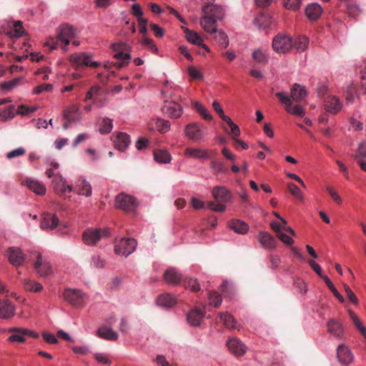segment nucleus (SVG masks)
I'll use <instances>...</instances> for the list:
<instances>
[{
	"mask_svg": "<svg viewBox=\"0 0 366 366\" xmlns=\"http://www.w3.org/2000/svg\"><path fill=\"white\" fill-rule=\"evenodd\" d=\"M309 40L305 36H300L295 39L292 46L295 47L299 51H305L308 45Z\"/></svg>",
	"mask_w": 366,
	"mask_h": 366,
	"instance_id": "a18cd8bd",
	"label": "nucleus"
},
{
	"mask_svg": "<svg viewBox=\"0 0 366 366\" xmlns=\"http://www.w3.org/2000/svg\"><path fill=\"white\" fill-rule=\"evenodd\" d=\"M79 109L75 105H71L64 110L63 116L65 120L68 122H76L78 119Z\"/></svg>",
	"mask_w": 366,
	"mask_h": 366,
	"instance_id": "ea45409f",
	"label": "nucleus"
},
{
	"mask_svg": "<svg viewBox=\"0 0 366 366\" xmlns=\"http://www.w3.org/2000/svg\"><path fill=\"white\" fill-rule=\"evenodd\" d=\"M184 32L185 34L186 39L189 42L194 45L202 46V47L204 48L207 51L209 50L208 46L202 44L203 40L197 32L189 30L187 28L184 29Z\"/></svg>",
	"mask_w": 366,
	"mask_h": 366,
	"instance_id": "2f4dec72",
	"label": "nucleus"
},
{
	"mask_svg": "<svg viewBox=\"0 0 366 366\" xmlns=\"http://www.w3.org/2000/svg\"><path fill=\"white\" fill-rule=\"evenodd\" d=\"M290 192L295 197L303 199V196L300 188L293 183H289L287 185Z\"/></svg>",
	"mask_w": 366,
	"mask_h": 366,
	"instance_id": "052dcab7",
	"label": "nucleus"
},
{
	"mask_svg": "<svg viewBox=\"0 0 366 366\" xmlns=\"http://www.w3.org/2000/svg\"><path fill=\"white\" fill-rule=\"evenodd\" d=\"M276 97L280 99L281 103L285 106L286 111L291 114L298 117H303L305 114V109L300 104L292 107L291 98L282 92H277Z\"/></svg>",
	"mask_w": 366,
	"mask_h": 366,
	"instance_id": "6e6552de",
	"label": "nucleus"
},
{
	"mask_svg": "<svg viewBox=\"0 0 366 366\" xmlns=\"http://www.w3.org/2000/svg\"><path fill=\"white\" fill-rule=\"evenodd\" d=\"M7 256L9 262L15 267L21 266L25 259L22 250L19 247H9L7 249Z\"/></svg>",
	"mask_w": 366,
	"mask_h": 366,
	"instance_id": "2eb2a0df",
	"label": "nucleus"
},
{
	"mask_svg": "<svg viewBox=\"0 0 366 366\" xmlns=\"http://www.w3.org/2000/svg\"><path fill=\"white\" fill-rule=\"evenodd\" d=\"M252 59L258 64H264L267 62V58L260 49H256L252 53Z\"/></svg>",
	"mask_w": 366,
	"mask_h": 366,
	"instance_id": "864d4df0",
	"label": "nucleus"
},
{
	"mask_svg": "<svg viewBox=\"0 0 366 366\" xmlns=\"http://www.w3.org/2000/svg\"><path fill=\"white\" fill-rule=\"evenodd\" d=\"M184 154L186 156L197 159H208L211 157V154H215V151H210V152L206 149H202L199 148L188 147L185 149Z\"/></svg>",
	"mask_w": 366,
	"mask_h": 366,
	"instance_id": "6ab92c4d",
	"label": "nucleus"
},
{
	"mask_svg": "<svg viewBox=\"0 0 366 366\" xmlns=\"http://www.w3.org/2000/svg\"><path fill=\"white\" fill-rule=\"evenodd\" d=\"M115 206L126 212H130L137 207L138 202L134 197L121 193L116 197Z\"/></svg>",
	"mask_w": 366,
	"mask_h": 366,
	"instance_id": "0eeeda50",
	"label": "nucleus"
},
{
	"mask_svg": "<svg viewBox=\"0 0 366 366\" xmlns=\"http://www.w3.org/2000/svg\"><path fill=\"white\" fill-rule=\"evenodd\" d=\"M72 351L75 354L86 355L89 352V347L86 345L74 346L72 347Z\"/></svg>",
	"mask_w": 366,
	"mask_h": 366,
	"instance_id": "338daca9",
	"label": "nucleus"
},
{
	"mask_svg": "<svg viewBox=\"0 0 366 366\" xmlns=\"http://www.w3.org/2000/svg\"><path fill=\"white\" fill-rule=\"evenodd\" d=\"M164 280L172 285H178L182 281V275L175 268H169L164 274Z\"/></svg>",
	"mask_w": 366,
	"mask_h": 366,
	"instance_id": "473e14b6",
	"label": "nucleus"
},
{
	"mask_svg": "<svg viewBox=\"0 0 366 366\" xmlns=\"http://www.w3.org/2000/svg\"><path fill=\"white\" fill-rule=\"evenodd\" d=\"M22 183L33 192L39 195H44L46 193L45 186L36 180L30 178H26L23 181Z\"/></svg>",
	"mask_w": 366,
	"mask_h": 366,
	"instance_id": "a878e982",
	"label": "nucleus"
},
{
	"mask_svg": "<svg viewBox=\"0 0 366 366\" xmlns=\"http://www.w3.org/2000/svg\"><path fill=\"white\" fill-rule=\"evenodd\" d=\"M74 35V29L71 26L61 25L57 30V36L49 37L44 45L48 46L50 51L59 48L66 51L67 45Z\"/></svg>",
	"mask_w": 366,
	"mask_h": 366,
	"instance_id": "f03ea898",
	"label": "nucleus"
},
{
	"mask_svg": "<svg viewBox=\"0 0 366 366\" xmlns=\"http://www.w3.org/2000/svg\"><path fill=\"white\" fill-rule=\"evenodd\" d=\"M25 153H26V150L22 147H19V148L14 149V150L9 152V153H7L6 157L8 159H13L15 157L22 156Z\"/></svg>",
	"mask_w": 366,
	"mask_h": 366,
	"instance_id": "0e129e2a",
	"label": "nucleus"
},
{
	"mask_svg": "<svg viewBox=\"0 0 366 366\" xmlns=\"http://www.w3.org/2000/svg\"><path fill=\"white\" fill-rule=\"evenodd\" d=\"M149 129H157L162 134L167 132L170 129V123L168 120L163 119H156L150 122L149 124Z\"/></svg>",
	"mask_w": 366,
	"mask_h": 366,
	"instance_id": "cd10ccee",
	"label": "nucleus"
},
{
	"mask_svg": "<svg viewBox=\"0 0 366 366\" xmlns=\"http://www.w3.org/2000/svg\"><path fill=\"white\" fill-rule=\"evenodd\" d=\"M53 89V85L51 84H42L36 86L34 89V94H40L44 91L49 92Z\"/></svg>",
	"mask_w": 366,
	"mask_h": 366,
	"instance_id": "69168bd1",
	"label": "nucleus"
},
{
	"mask_svg": "<svg viewBox=\"0 0 366 366\" xmlns=\"http://www.w3.org/2000/svg\"><path fill=\"white\" fill-rule=\"evenodd\" d=\"M75 192L79 195L90 197L92 195V186L89 182L81 177L76 181Z\"/></svg>",
	"mask_w": 366,
	"mask_h": 366,
	"instance_id": "412c9836",
	"label": "nucleus"
},
{
	"mask_svg": "<svg viewBox=\"0 0 366 366\" xmlns=\"http://www.w3.org/2000/svg\"><path fill=\"white\" fill-rule=\"evenodd\" d=\"M355 160H358L360 157L366 158V142H362L359 144L357 148V154L353 156Z\"/></svg>",
	"mask_w": 366,
	"mask_h": 366,
	"instance_id": "680f3d73",
	"label": "nucleus"
},
{
	"mask_svg": "<svg viewBox=\"0 0 366 366\" xmlns=\"http://www.w3.org/2000/svg\"><path fill=\"white\" fill-rule=\"evenodd\" d=\"M154 159L156 162L161 164H167L170 162L172 158L170 154L163 149H157L154 152Z\"/></svg>",
	"mask_w": 366,
	"mask_h": 366,
	"instance_id": "58836bf2",
	"label": "nucleus"
},
{
	"mask_svg": "<svg viewBox=\"0 0 366 366\" xmlns=\"http://www.w3.org/2000/svg\"><path fill=\"white\" fill-rule=\"evenodd\" d=\"M224 122H225L229 127L230 132H229V134L233 139H235L237 137L240 135V129L239 127L237 124H235L229 117L226 119L224 118Z\"/></svg>",
	"mask_w": 366,
	"mask_h": 366,
	"instance_id": "49530a36",
	"label": "nucleus"
},
{
	"mask_svg": "<svg viewBox=\"0 0 366 366\" xmlns=\"http://www.w3.org/2000/svg\"><path fill=\"white\" fill-rule=\"evenodd\" d=\"M323 280H324L325 284L327 285V286L328 287V288L330 290V291L334 295V296L335 297H337L340 300V302H345V299L340 294V292L337 290V289L334 286V285L332 282V281L329 279V277H324Z\"/></svg>",
	"mask_w": 366,
	"mask_h": 366,
	"instance_id": "603ef678",
	"label": "nucleus"
},
{
	"mask_svg": "<svg viewBox=\"0 0 366 366\" xmlns=\"http://www.w3.org/2000/svg\"><path fill=\"white\" fill-rule=\"evenodd\" d=\"M54 189L56 194L63 196L66 191L71 192L73 187L66 184V180L61 176H55L54 179Z\"/></svg>",
	"mask_w": 366,
	"mask_h": 366,
	"instance_id": "aec40b11",
	"label": "nucleus"
},
{
	"mask_svg": "<svg viewBox=\"0 0 366 366\" xmlns=\"http://www.w3.org/2000/svg\"><path fill=\"white\" fill-rule=\"evenodd\" d=\"M212 194L216 202H208L207 207L214 212H224L226 207L222 203L230 201L232 195L229 191L224 187L217 186L213 188Z\"/></svg>",
	"mask_w": 366,
	"mask_h": 366,
	"instance_id": "7ed1b4c3",
	"label": "nucleus"
},
{
	"mask_svg": "<svg viewBox=\"0 0 366 366\" xmlns=\"http://www.w3.org/2000/svg\"><path fill=\"white\" fill-rule=\"evenodd\" d=\"M137 241L133 238H122L114 242V252L118 255L128 257L136 249Z\"/></svg>",
	"mask_w": 366,
	"mask_h": 366,
	"instance_id": "20e7f679",
	"label": "nucleus"
},
{
	"mask_svg": "<svg viewBox=\"0 0 366 366\" xmlns=\"http://www.w3.org/2000/svg\"><path fill=\"white\" fill-rule=\"evenodd\" d=\"M337 357L339 362L345 365H349L354 360L351 350L345 345H340L337 348Z\"/></svg>",
	"mask_w": 366,
	"mask_h": 366,
	"instance_id": "dca6fc26",
	"label": "nucleus"
},
{
	"mask_svg": "<svg viewBox=\"0 0 366 366\" xmlns=\"http://www.w3.org/2000/svg\"><path fill=\"white\" fill-rule=\"evenodd\" d=\"M204 312L199 309L191 310L187 316L188 322L193 326H199L203 320Z\"/></svg>",
	"mask_w": 366,
	"mask_h": 366,
	"instance_id": "72a5a7b5",
	"label": "nucleus"
},
{
	"mask_svg": "<svg viewBox=\"0 0 366 366\" xmlns=\"http://www.w3.org/2000/svg\"><path fill=\"white\" fill-rule=\"evenodd\" d=\"M162 112L171 118H179L182 114L180 104L172 101H165L162 108Z\"/></svg>",
	"mask_w": 366,
	"mask_h": 366,
	"instance_id": "4468645a",
	"label": "nucleus"
},
{
	"mask_svg": "<svg viewBox=\"0 0 366 366\" xmlns=\"http://www.w3.org/2000/svg\"><path fill=\"white\" fill-rule=\"evenodd\" d=\"M184 285L187 288H189L193 292H197L200 290L199 284L196 279L187 278L184 282Z\"/></svg>",
	"mask_w": 366,
	"mask_h": 366,
	"instance_id": "6e6d98bb",
	"label": "nucleus"
},
{
	"mask_svg": "<svg viewBox=\"0 0 366 366\" xmlns=\"http://www.w3.org/2000/svg\"><path fill=\"white\" fill-rule=\"evenodd\" d=\"M177 302V299L169 293L162 294L159 295L157 299V303L158 305L167 308L174 307Z\"/></svg>",
	"mask_w": 366,
	"mask_h": 366,
	"instance_id": "f704fd0d",
	"label": "nucleus"
},
{
	"mask_svg": "<svg viewBox=\"0 0 366 366\" xmlns=\"http://www.w3.org/2000/svg\"><path fill=\"white\" fill-rule=\"evenodd\" d=\"M110 234L109 228L101 229H87L82 234V240L86 245L94 246L104 237H108Z\"/></svg>",
	"mask_w": 366,
	"mask_h": 366,
	"instance_id": "39448f33",
	"label": "nucleus"
},
{
	"mask_svg": "<svg viewBox=\"0 0 366 366\" xmlns=\"http://www.w3.org/2000/svg\"><path fill=\"white\" fill-rule=\"evenodd\" d=\"M348 312L353 324L357 327V329L360 332V333H362V329L366 328L363 326L361 320L352 310H349Z\"/></svg>",
	"mask_w": 366,
	"mask_h": 366,
	"instance_id": "13d9d810",
	"label": "nucleus"
},
{
	"mask_svg": "<svg viewBox=\"0 0 366 366\" xmlns=\"http://www.w3.org/2000/svg\"><path fill=\"white\" fill-rule=\"evenodd\" d=\"M227 346L229 352L237 357L242 356L247 351V347L237 338H229Z\"/></svg>",
	"mask_w": 366,
	"mask_h": 366,
	"instance_id": "f3484780",
	"label": "nucleus"
},
{
	"mask_svg": "<svg viewBox=\"0 0 366 366\" xmlns=\"http://www.w3.org/2000/svg\"><path fill=\"white\" fill-rule=\"evenodd\" d=\"M113 128L112 120L109 118L105 117L100 123L99 132L101 134H108Z\"/></svg>",
	"mask_w": 366,
	"mask_h": 366,
	"instance_id": "de8ad7c7",
	"label": "nucleus"
},
{
	"mask_svg": "<svg viewBox=\"0 0 366 366\" xmlns=\"http://www.w3.org/2000/svg\"><path fill=\"white\" fill-rule=\"evenodd\" d=\"M114 57L118 60H120V62L113 63V62H107L104 64L105 68L109 69L112 66H117L118 69H121L127 65L129 62V60L131 59V56L129 54L124 53L122 51L117 52L114 54Z\"/></svg>",
	"mask_w": 366,
	"mask_h": 366,
	"instance_id": "c85d7f7f",
	"label": "nucleus"
},
{
	"mask_svg": "<svg viewBox=\"0 0 366 366\" xmlns=\"http://www.w3.org/2000/svg\"><path fill=\"white\" fill-rule=\"evenodd\" d=\"M97 335L99 337L106 340L116 341L118 339L117 333L107 325L101 326L98 329Z\"/></svg>",
	"mask_w": 366,
	"mask_h": 366,
	"instance_id": "bb28decb",
	"label": "nucleus"
},
{
	"mask_svg": "<svg viewBox=\"0 0 366 366\" xmlns=\"http://www.w3.org/2000/svg\"><path fill=\"white\" fill-rule=\"evenodd\" d=\"M209 304L214 307H219L222 304V297L217 292H209L208 293Z\"/></svg>",
	"mask_w": 366,
	"mask_h": 366,
	"instance_id": "09e8293b",
	"label": "nucleus"
},
{
	"mask_svg": "<svg viewBox=\"0 0 366 366\" xmlns=\"http://www.w3.org/2000/svg\"><path fill=\"white\" fill-rule=\"evenodd\" d=\"M322 11V7L318 4H312L306 8L305 14L308 19L312 21L317 20Z\"/></svg>",
	"mask_w": 366,
	"mask_h": 366,
	"instance_id": "c9c22d12",
	"label": "nucleus"
},
{
	"mask_svg": "<svg viewBox=\"0 0 366 366\" xmlns=\"http://www.w3.org/2000/svg\"><path fill=\"white\" fill-rule=\"evenodd\" d=\"M91 265L96 268H103L105 265V260L98 254H94L92 257Z\"/></svg>",
	"mask_w": 366,
	"mask_h": 366,
	"instance_id": "4d7b16f0",
	"label": "nucleus"
},
{
	"mask_svg": "<svg viewBox=\"0 0 366 366\" xmlns=\"http://www.w3.org/2000/svg\"><path fill=\"white\" fill-rule=\"evenodd\" d=\"M325 107L327 112L337 114L342 109V104L337 97L330 96L325 101Z\"/></svg>",
	"mask_w": 366,
	"mask_h": 366,
	"instance_id": "393cba45",
	"label": "nucleus"
},
{
	"mask_svg": "<svg viewBox=\"0 0 366 366\" xmlns=\"http://www.w3.org/2000/svg\"><path fill=\"white\" fill-rule=\"evenodd\" d=\"M114 142L116 149L124 151L130 144V137L126 133L119 132L117 134Z\"/></svg>",
	"mask_w": 366,
	"mask_h": 366,
	"instance_id": "c756f323",
	"label": "nucleus"
},
{
	"mask_svg": "<svg viewBox=\"0 0 366 366\" xmlns=\"http://www.w3.org/2000/svg\"><path fill=\"white\" fill-rule=\"evenodd\" d=\"M21 77H16L9 81H4L0 84V88L6 91H10L20 84Z\"/></svg>",
	"mask_w": 366,
	"mask_h": 366,
	"instance_id": "8fccbe9b",
	"label": "nucleus"
},
{
	"mask_svg": "<svg viewBox=\"0 0 366 366\" xmlns=\"http://www.w3.org/2000/svg\"><path fill=\"white\" fill-rule=\"evenodd\" d=\"M24 33V30L21 21H17L14 23L13 29L6 32V34L11 38H19Z\"/></svg>",
	"mask_w": 366,
	"mask_h": 366,
	"instance_id": "a19ab883",
	"label": "nucleus"
},
{
	"mask_svg": "<svg viewBox=\"0 0 366 366\" xmlns=\"http://www.w3.org/2000/svg\"><path fill=\"white\" fill-rule=\"evenodd\" d=\"M15 315V307L8 300H0V318L9 319Z\"/></svg>",
	"mask_w": 366,
	"mask_h": 366,
	"instance_id": "4be33fe9",
	"label": "nucleus"
},
{
	"mask_svg": "<svg viewBox=\"0 0 366 366\" xmlns=\"http://www.w3.org/2000/svg\"><path fill=\"white\" fill-rule=\"evenodd\" d=\"M14 106H9L8 108L0 112V117H2L4 121H6L7 119L14 117Z\"/></svg>",
	"mask_w": 366,
	"mask_h": 366,
	"instance_id": "bf43d9fd",
	"label": "nucleus"
},
{
	"mask_svg": "<svg viewBox=\"0 0 366 366\" xmlns=\"http://www.w3.org/2000/svg\"><path fill=\"white\" fill-rule=\"evenodd\" d=\"M184 133L187 137L194 142L202 141L204 135L202 126L196 122L187 124Z\"/></svg>",
	"mask_w": 366,
	"mask_h": 366,
	"instance_id": "ddd939ff",
	"label": "nucleus"
},
{
	"mask_svg": "<svg viewBox=\"0 0 366 366\" xmlns=\"http://www.w3.org/2000/svg\"><path fill=\"white\" fill-rule=\"evenodd\" d=\"M59 220L55 214L45 213L41 222L43 229H53L59 224Z\"/></svg>",
	"mask_w": 366,
	"mask_h": 366,
	"instance_id": "5701e85b",
	"label": "nucleus"
},
{
	"mask_svg": "<svg viewBox=\"0 0 366 366\" xmlns=\"http://www.w3.org/2000/svg\"><path fill=\"white\" fill-rule=\"evenodd\" d=\"M24 287L26 290L35 292H40L43 289L40 283L27 279L24 280Z\"/></svg>",
	"mask_w": 366,
	"mask_h": 366,
	"instance_id": "c03bdc74",
	"label": "nucleus"
},
{
	"mask_svg": "<svg viewBox=\"0 0 366 366\" xmlns=\"http://www.w3.org/2000/svg\"><path fill=\"white\" fill-rule=\"evenodd\" d=\"M229 227L231 229H232L234 232L244 234H246L249 230V226L248 224L239 219H233L229 222Z\"/></svg>",
	"mask_w": 366,
	"mask_h": 366,
	"instance_id": "4c0bfd02",
	"label": "nucleus"
},
{
	"mask_svg": "<svg viewBox=\"0 0 366 366\" xmlns=\"http://www.w3.org/2000/svg\"><path fill=\"white\" fill-rule=\"evenodd\" d=\"M63 297L74 306H80L84 303V294L79 290L66 288L63 292Z\"/></svg>",
	"mask_w": 366,
	"mask_h": 366,
	"instance_id": "f8f14e48",
	"label": "nucleus"
},
{
	"mask_svg": "<svg viewBox=\"0 0 366 366\" xmlns=\"http://www.w3.org/2000/svg\"><path fill=\"white\" fill-rule=\"evenodd\" d=\"M69 59L74 67L86 66L96 68L99 66V63L92 61L91 60V56L85 53L74 54L70 56Z\"/></svg>",
	"mask_w": 366,
	"mask_h": 366,
	"instance_id": "9d476101",
	"label": "nucleus"
},
{
	"mask_svg": "<svg viewBox=\"0 0 366 366\" xmlns=\"http://www.w3.org/2000/svg\"><path fill=\"white\" fill-rule=\"evenodd\" d=\"M344 290L347 296V298L350 300L351 302H352L355 305L358 304V299L355 295V293L352 291V290L350 288V287L347 285H344Z\"/></svg>",
	"mask_w": 366,
	"mask_h": 366,
	"instance_id": "e2e57ef3",
	"label": "nucleus"
},
{
	"mask_svg": "<svg viewBox=\"0 0 366 366\" xmlns=\"http://www.w3.org/2000/svg\"><path fill=\"white\" fill-rule=\"evenodd\" d=\"M214 39L224 49L227 48L229 44V38L222 30H217Z\"/></svg>",
	"mask_w": 366,
	"mask_h": 366,
	"instance_id": "37998d69",
	"label": "nucleus"
},
{
	"mask_svg": "<svg viewBox=\"0 0 366 366\" xmlns=\"http://www.w3.org/2000/svg\"><path fill=\"white\" fill-rule=\"evenodd\" d=\"M220 320L223 322L224 325L229 329L235 327L236 320L232 315L227 312H221L219 314Z\"/></svg>",
	"mask_w": 366,
	"mask_h": 366,
	"instance_id": "79ce46f5",
	"label": "nucleus"
},
{
	"mask_svg": "<svg viewBox=\"0 0 366 366\" xmlns=\"http://www.w3.org/2000/svg\"><path fill=\"white\" fill-rule=\"evenodd\" d=\"M260 26L266 28L269 26L272 23V18L269 14H262L256 19Z\"/></svg>",
	"mask_w": 366,
	"mask_h": 366,
	"instance_id": "5fc2aeb1",
	"label": "nucleus"
},
{
	"mask_svg": "<svg viewBox=\"0 0 366 366\" xmlns=\"http://www.w3.org/2000/svg\"><path fill=\"white\" fill-rule=\"evenodd\" d=\"M9 332L14 333V335L9 337L11 342H24L26 340L25 336L33 338H38L39 337V334L36 332L21 327H11L9 329Z\"/></svg>",
	"mask_w": 366,
	"mask_h": 366,
	"instance_id": "1a4fd4ad",
	"label": "nucleus"
},
{
	"mask_svg": "<svg viewBox=\"0 0 366 366\" xmlns=\"http://www.w3.org/2000/svg\"><path fill=\"white\" fill-rule=\"evenodd\" d=\"M258 241L264 249H274L276 240L269 232H260L258 234Z\"/></svg>",
	"mask_w": 366,
	"mask_h": 366,
	"instance_id": "b1692460",
	"label": "nucleus"
},
{
	"mask_svg": "<svg viewBox=\"0 0 366 366\" xmlns=\"http://www.w3.org/2000/svg\"><path fill=\"white\" fill-rule=\"evenodd\" d=\"M210 169L214 174H229V169L225 164L218 159H212L210 162Z\"/></svg>",
	"mask_w": 366,
	"mask_h": 366,
	"instance_id": "e433bc0d",
	"label": "nucleus"
},
{
	"mask_svg": "<svg viewBox=\"0 0 366 366\" xmlns=\"http://www.w3.org/2000/svg\"><path fill=\"white\" fill-rule=\"evenodd\" d=\"M307 96L305 88L300 84H295L291 89V102H299L303 100Z\"/></svg>",
	"mask_w": 366,
	"mask_h": 366,
	"instance_id": "7c9ffc66",
	"label": "nucleus"
},
{
	"mask_svg": "<svg viewBox=\"0 0 366 366\" xmlns=\"http://www.w3.org/2000/svg\"><path fill=\"white\" fill-rule=\"evenodd\" d=\"M203 16L200 21L202 29L207 33L217 32V21L223 19L224 10L220 6L204 5L202 8Z\"/></svg>",
	"mask_w": 366,
	"mask_h": 366,
	"instance_id": "f257e3e1",
	"label": "nucleus"
},
{
	"mask_svg": "<svg viewBox=\"0 0 366 366\" xmlns=\"http://www.w3.org/2000/svg\"><path fill=\"white\" fill-rule=\"evenodd\" d=\"M194 107L196 111L205 119L211 120L212 119V115L207 112V109L199 102H194Z\"/></svg>",
	"mask_w": 366,
	"mask_h": 366,
	"instance_id": "3c124183",
	"label": "nucleus"
},
{
	"mask_svg": "<svg viewBox=\"0 0 366 366\" xmlns=\"http://www.w3.org/2000/svg\"><path fill=\"white\" fill-rule=\"evenodd\" d=\"M273 49L277 53H286L292 47V39L285 35H277L272 41Z\"/></svg>",
	"mask_w": 366,
	"mask_h": 366,
	"instance_id": "9b49d317",
	"label": "nucleus"
},
{
	"mask_svg": "<svg viewBox=\"0 0 366 366\" xmlns=\"http://www.w3.org/2000/svg\"><path fill=\"white\" fill-rule=\"evenodd\" d=\"M277 236L282 242L287 245L290 246L294 243V240L285 233L279 232Z\"/></svg>",
	"mask_w": 366,
	"mask_h": 366,
	"instance_id": "774afa93",
	"label": "nucleus"
},
{
	"mask_svg": "<svg viewBox=\"0 0 366 366\" xmlns=\"http://www.w3.org/2000/svg\"><path fill=\"white\" fill-rule=\"evenodd\" d=\"M328 332L338 340L344 339L345 330L342 322L335 319H330L327 324Z\"/></svg>",
	"mask_w": 366,
	"mask_h": 366,
	"instance_id": "a211bd4d",
	"label": "nucleus"
},
{
	"mask_svg": "<svg viewBox=\"0 0 366 366\" xmlns=\"http://www.w3.org/2000/svg\"><path fill=\"white\" fill-rule=\"evenodd\" d=\"M29 261L34 263L36 272L41 277H45L51 273V267L49 262L42 261L41 254L38 251H31Z\"/></svg>",
	"mask_w": 366,
	"mask_h": 366,
	"instance_id": "423d86ee",
	"label": "nucleus"
}]
</instances>
